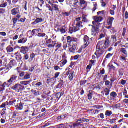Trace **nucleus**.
I'll list each match as a JSON object with an SVG mask.
<instances>
[{
  "label": "nucleus",
  "instance_id": "nucleus-25",
  "mask_svg": "<svg viewBox=\"0 0 128 128\" xmlns=\"http://www.w3.org/2000/svg\"><path fill=\"white\" fill-rule=\"evenodd\" d=\"M82 20L84 22H88V16L83 14L82 16Z\"/></svg>",
  "mask_w": 128,
  "mask_h": 128
},
{
  "label": "nucleus",
  "instance_id": "nucleus-48",
  "mask_svg": "<svg viewBox=\"0 0 128 128\" xmlns=\"http://www.w3.org/2000/svg\"><path fill=\"white\" fill-rule=\"evenodd\" d=\"M67 40H68V42H72V37L70 36H68L67 37Z\"/></svg>",
  "mask_w": 128,
  "mask_h": 128
},
{
  "label": "nucleus",
  "instance_id": "nucleus-31",
  "mask_svg": "<svg viewBox=\"0 0 128 128\" xmlns=\"http://www.w3.org/2000/svg\"><path fill=\"white\" fill-rule=\"evenodd\" d=\"M105 28L108 30H112V32H114L115 28H112V25L111 26H106Z\"/></svg>",
  "mask_w": 128,
  "mask_h": 128
},
{
  "label": "nucleus",
  "instance_id": "nucleus-11",
  "mask_svg": "<svg viewBox=\"0 0 128 128\" xmlns=\"http://www.w3.org/2000/svg\"><path fill=\"white\" fill-rule=\"evenodd\" d=\"M42 22H44L42 18H36L35 21L32 23V24L35 26L36 24H38Z\"/></svg>",
  "mask_w": 128,
  "mask_h": 128
},
{
  "label": "nucleus",
  "instance_id": "nucleus-18",
  "mask_svg": "<svg viewBox=\"0 0 128 128\" xmlns=\"http://www.w3.org/2000/svg\"><path fill=\"white\" fill-rule=\"evenodd\" d=\"M88 93L89 94L88 95V98L90 100H91L92 99V96H93L94 92H92V90H90L88 92Z\"/></svg>",
  "mask_w": 128,
  "mask_h": 128
},
{
  "label": "nucleus",
  "instance_id": "nucleus-35",
  "mask_svg": "<svg viewBox=\"0 0 128 128\" xmlns=\"http://www.w3.org/2000/svg\"><path fill=\"white\" fill-rule=\"evenodd\" d=\"M63 94L62 92H59L56 94V98H58V100H60Z\"/></svg>",
  "mask_w": 128,
  "mask_h": 128
},
{
  "label": "nucleus",
  "instance_id": "nucleus-52",
  "mask_svg": "<svg viewBox=\"0 0 128 128\" xmlns=\"http://www.w3.org/2000/svg\"><path fill=\"white\" fill-rule=\"evenodd\" d=\"M86 4V2L84 0H80V6H82V4Z\"/></svg>",
  "mask_w": 128,
  "mask_h": 128
},
{
  "label": "nucleus",
  "instance_id": "nucleus-61",
  "mask_svg": "<svg viewBox=\"0 0 128 128\" xmlns=\"http://www.w3.org/2000/svg\"><path fill=\"white\" fill-rule=\"evenodd\" d=\"M110 81L108 80H106V82H105V86H110Z\"/></svg>",
  "mask_w": 128,
  "mask_h": 128
},
{
  "label": "nucleus",
  "instance_id": "nucleus-59",
  "mask_svg": "<svg viewBox=\"0 0 128 128\" xmlns=\"http://www.w3.org/2000/svg\"><path fill=\"white\" fill-rule=\"evenodd\" d=\"M94 62H96V61H94V60H90V64H91V66H92H92H94Z\"/></svg>",
  "mask_w": 128,
  "mask_h": 128
},
{
  "label": "nucleus",
  "instance_id": "nucleus-26",
  "mask_svg": "<svg viewBox=\"0 0 128 128\" xmlns=\"http://www.w3.org/2000/svg\"><path fill=\"white\" fill-rule=\"evenodd\" d=\"M15 56H16V60H22V55L19 53H16Z\"/></svg>",
  "mask_w": 128,
  "mask_h": 128
},
{
  "label": "nucleus",
  "instance_id": "nucleus-34",
  "mask_svg": "<svg viewBox=\"0 0 128 128\" xmlns=\"http://www.w3.org/2000/svg\"><path fill=\"white\" fill-rule=\"evenodd\" d=\"M36 58V54H32L30 55V62H32L34 60V58Z\"/></svg>",
  "mask_w": 128,
  "mask_h": 128
},
{
  "label": "nucleus",
  "instance_id": "nucleus-46",
  "mask_svg": "<svg viewBox=\"0 0 128 128\" xmlns=\"http://www.w3.org/2000/svg\"><path fill=\"white\" fill-rule=\"evenodd\" d=\"M96 8H98V4H96V3H94V7L92 9V11L93 12H96Z\"/></svg>",
  "mask_w": 128,
  "mask_h": 128
},
{
  "label": "nucleus",
  "instance_id": "nucleus-20",
  "mask_svg": "<svg viewBox=\"0 0 128 128\" xmlns=\"http://www.w3.org/2000/svg\"><path fill=\"white\" fill-rule=\"evenodd\" d=\"M76 45H73L72 46L70 49V52L72 54H74L76 52Z\"/></svg>",
  "mask_w": 128,
  "mask_h": 128
},
{
  "label": "nucleus",
  "instance_id": "nucleus-50",
  "mask_svg": "<svg viewBox=\"0 0 128 128\" xmlns=\"http://www.w3.org/2000/svg\"><path fill=\"white\" fill-rule=\"evenodd\" d=\"M126 28H123V32H122V36H126Z\"/></svg>",
  "mask_w": 128,
  "mask_h": 128
},
{
  "label": "nucleus",
  "instance_id": "nucleus-32",
  "mask_svg": "<svg viewBox=\"0 0 128 128\" xmlns=\"http://www.w3.org/2000/svg\"><path fill=\"white\" fill-rule=\"evenodd\" d=\"M112 114V111L107 110L106 112V116H110Z\"/></svg>",
  "mask_w": 128,
  "mask_h": 128
},
{
  "label": "nucleus",
  "instance_id": "nucleus-5",
  "mask_svg": "<svg viewBox=\"0 0 128 128\" xmlns=\"http://www.w3.org/2000/svg\"><path fill=\"white\" fill-rule=\"evenodd\" d=\"M110 38H106V40L104 42V48L106 50L110 48Z\"/></svg>",
  "mask_w": 128,
  "mask_h": 128
},
{
  "label": "nucleus",
  "instance_id": "nucleus-17",
  "mask_svg": "<svg viewBox=\"0 0 128 128\" xmlns=\"http://www.w3.org/2000/svg\"><path fill=\"white\" fill-rule=\"evenodd\" d=\"M11 83H8V81L7 82H4V84H2V86H1V88L3 89V90H4V88H6V86H10V84Z\"/></svg>",
  "mask_w": 128,
  "mask_h": 128
},
{
  "label": "nucleus",
  "instance_id": "nucleus-7",
  "mask_svg": "<svg viewBox=\"0 0 128 128\" xmlns=\"http://www.w3.org/2000/svg\"><path fill=\"white\" fill-rule=\"evenodd\" d=\"M84 46H88L90 44V38H88V36H84Z\"/></svg>",
  "mask_w": 128,
  "mask_h": 128
},
{
  "label": "nucleus",
  "instance_id": "nucleus-9",
  "mask_svg": "<svg viewBox=\"0 0 128 128\" xmlns=\"http://www.w3.org/2000/svg\"><path fill=\"white\" fill-rule=\"evenodd\" d=\"M18 78V76H16V74L12 75L11 76L10 78L8 80V84H12V82H14V80H16V79Z\"/></svg>",
  "mask_w": 128,
  "mask_h": 128
},
{
  "label": "nucleus",
  "instance_id": "nucleus-4",
  "mask_svg": "<svg viewBox=\"0 0 128 128\" xmlns=\"http://www.w3.org/2000/svg\"><path fill=\"white\" fill-rule=\"evenodd\" d=\"M96 51L95 53V54L97 56L98 58H100L102 54H104V52L105 49H96Z\"/></svg>",
  "mask_w": 128,
  "mask_h": 128
},
{
  "label": "nucleus",
  "instance_id": "nucleus-8",
  "mask_svg": "<svg viewBox=\"0 0 128 128\" xmlns=\"http://www.w3.org/2000/svg\"><path fill=\"white\" fill-rule=\"evenodd\" d=\"M114 18L112 17H109L107 20V25L108 26H112V22H114Z\"/></svg>",
  "mask_w": 128,
  "mask_h": 128
},
{
  "label": "nucleus",
  "instance_id": "nucleus-30",
  "mask_svg": "<svg viewBox=\"0 0 128 128\" xmlns=\"http://www.w3.org/2000/svg\"><path fill=\"white\" fill-rule=\"evenodd\" d=\"M76 28L75 26H74V28H70L69 29V32H70V34H72V32H77V31H76Z\"/></svg>",
  "mask_w": 128,
  "mask_h": 128
},
{
  "label": "nucleus",
  "instance_id": "nucleus-40",
  "mask_svg": "<svg viewBox=\"0 0 128 128\" xmlns=\"http://www.w3.org/2000/svg\"><path fill=\"white\" fill-rule=\"evenodd\" d=\"M106 38V34H101L99 36L98 40H102V38Z\"/></svg>",
  "mask_w": 128,
  "mask_h": 128
},
{
  "label": "nucleus",
  "instance_id": "nucleus-23",
  "mask_svg": "<svg viewBox=\"0 0 128 128\" xmlns=\"http://www.w3.org/2000/svg\"><path fill=\"white\" fill-rule=\"evenodd\" d=\"M31 92H32V94H34V96H40V92L38 91H36V90H31Z\"/></svg>",
  "mask_w": 128,
  "mask_h": 128
},
{
  "label": "nucleus",
  "instance_id": "nucleus-24",
  "mask_svg": "<svg viewBox=\"0 0 128 128\" xmlns=\"http://www.w3.org/2000/svg\"><path fill=\"white\" fill-rule=\"evenodd\" d=\"M52 8H54V10L56 12H58L60 10V8L58 7V5H57L56 4H52Z\"/></svg>",
  "mask_w": 128,
  "mask_h": 128
},
{
  "label": "nucleus",
  "instance_id": "nucleus-6",
  "mask_svg": "<svg viewBox=\"0 0 128 128\" xmlns=\"http://www.w3.org/2000/svg\"><path fill=\"white\" fill-rule=\"evenodd\" d=\"M120 36V34L116 33L115 35L112 36L111 40H112L114 42H118V38Z\"/></svg>",
  "mask_w": 128,
  "mask_h": 128
},
{
  "label": "nucleus",
  "instance_id": "nucleus-64",
  "mask_svg": "<svg viewBox=\"0 0 128 128\" xmlns=\"http://www.w3.org/2000/svg\"><path fill=\"white\" fill-rule=\"evenodd\" d=\"M123 102L124 104H128V99H124V100H123Z\"/></svg>",
  "mask_w": 128,
  "mask_h": 128
},
{
  "label": "nucleus",
  "instance_id": "nucleus-63",
  "mask_svg": "<svg viewBox=\"0 0 128 128\" xmlns=\"http://www.w3.org/2000/svg\"><path fill=\"white\" fill-rule=\"evenodd\" d=\"M125 18L126 20H128V12H125Z\"/></svg>",
  "mask_w": 128,
  "mask_h": 128
},
{
  "label": "nucleus",
  "instance_id": "nucleus-53",
  "mask_svg": "<svg viewBox=\"0 0 128 128\" xmlns=\"http://www.w3.org/2000/svg\"><path fill=\"white\" fill-rule=\"evenodd\" d=\"M36 48V46H34V44H31L29 46V50H32V48Z\"/></svg>",
  "mask_w": 128,
  "mask_h": 128
},
{
  "label": "nucleus",
  "instance_id": "nucleus-62",
  "mask_svg": "<svg viewBox=\"0 0 128 128\" xmlns=\"http://www.w3.org/2000/svg\"><path fill=\"white\" fill-rule=\"evenodd\" d=\"M110 14H112V16H114V10H110Z\"/></svg>",
  "mask_w": 128,
  "mask_h": 128
},
{
  "label": "nucleus",
  "instance_id": "nucleus-41",
  "mask_svg": "<svg viewBox=\"0 0 128 128\" xmlns=\"http://www.w3.org/2000/svg\"><path fill=\"white\" fill-rule=\"evenodd\" d=\"M92 66L90 64L87 66L86 68L87 70V72H89L90 70V69L92 68Z\"/></svg>",
  "mask_w": 128,
  "mask_h": 128
},
{
  "label": "nucleus",
  "instance_id": "nucleus-29",
  "mask_svg": "<svg viewBox=\"0 0 128 128\" xmlns=\"http://www.w3.org/2000/svg\"><path fill=\"white\" fill-rule=\"evenodd\" d=\"M105 14H106V11L104 10H102L98 12V16H100V18H102V16H104Z\"/></svg>",
  "mask_w": 128,
  "mask_h": 128
},
{
  "label": "nucleus",
  "instance_id": "nucleus-44",
  "mask_svg": "<svg viewBox=\"0 0 128 128\" xmlns=\"http://www.w3.org/2000/svg\"><path fill=\"white\" fill-rule=\"evenodd\" d=\"M18 110H22L24 108V106H22V104L20 103L19 106L18 108Z\"/></svg>",
  "mask_w": 128,
  "mask_h": 128
},
{
  "label": "nucleus",
  "instance_id": "nucleus-21",
  "mask_svg": "<svg viewBox=\"0 0 128 128\" xmlns=\"http://www.w3.org/2000/svg\"><path fill=\"white\" fill-rule=\"evenodd\" d=\"M121 52H122V54H124V56H125V58H128V51H126V48H121Z\"/></svg>",
  "mask_w": 128,
  "mask_h": 128
},
{
  "label": "nucleus",
  "instance_id": "nucleus-56",
  "mask_svg": "<svg viewBox=\"0 0 128 128\" xmlns=\"http://www.w3.org/2000/svg\"><path fill=\"white\" fill-rule=\"evenodd\" d=\"M94 108H96L97 110H100V108H102V106H94Z\"/></svg>",
  "mask_w": 128,
  "mask_h": 128
},
{
  "label": "nucleus",
  "instance_id": "nucleus-2",
  "mask_svg": "<svg viewBox=\"0 0 128 128\" xmlns=\"http://www.w3.org/2000/svg\"><path fill=\"white\" fill-rule=\"evenodd\" d=\"M80 18H76L74 21V26H76L75 32H78V30H80V28H84V26L82 25V22L80 21Z\"/></svg>",
  "mask_w": 128,
  "mask_h": 128
},
{
  "label": "nucleus",
  "instance_id": "nucleus-54",
  "mask_svg": "<svg viewBox=\"0 0 128 128\" xmlns=\"http://www.w3.org/2000/svg\"><path fill=\"white\" fill-rule=\"evenodd\" d=\"M126 84V80H121V84L124 86Z\"/></svg>",
  "mask_w": 128,
  "mask_h": 128
},
{
  "label": "nucleus",
  "instance_id": "nucleus-45",
  "mask_svg": "<svg viewBox=\"0 0 128 128\" xmlns=\"http://www.w3.org/2000/svg\"><path fill=\"white\" fill-rule=\"evenodd\" d=\"M62 46V43H58L57 44V46H56V48H58V50H59V48H60Z\"/></svg>",
  "mask_w": 128,
  "mask_h": 128
},
{
  "label": "nucleus",
  "instance_id": "nucleus-42",
  "mask_svg": "<svg viewBox=\"0 0 128 128\" xmlns=\"http://www.w3.org/2000/svg\"><path fill=\"white\" fill-rule=\"evenodd\" d=\"M112 56H114V54H108L106 56V58H112Z\"/></svg>",
  "mask_w": 128,
  "mask_h": 128
},
{
  "label": "nucleus",
  "instance_id": "nucleus-55",
  "mask_svg": "<svg viewBox=\"0 0 128 128\" xmlns=\"http://www.w3.org/2000/svg\"><path fill=\"white\" fill-rule=\"evenodd\" d=\"M28 58H30V56H28V54H26L24 56V60H28Z\"/></svg>",
  "mask_w": 128,
  "mask_h": 128
},
{
  "label": "nucleus",
  "instance_id": "nucleus-14",
  "mask_svg": "<svg viewBox=\"0 0 128 128\" xmlns=\"http://www.w3.org/2000/svg\"><path fill=\"white\" fill-rule=\"evenodd\" d=\"M58 32H60L62 34H66V31L68 30V29L66 26H64L61 28V29L58 28Z\"/></svg>",
  "mask_w": 128,
  "mask_h": 128
},
{
  "label": "nucleus",
  "instance_id": "nucleus-19",
  "mask_svg": "<svg viewBox=\"0 0 128 128\" xmlns=\"http://www.w3.org/2000/svg\"><path fill=\"white\" fill-rule=\"evenodd\" d=\"M74 71H72L71 74H70L68 78L70 82H72L74 80Z\"/></svg>",
  "mask_w": 128,
  "mask_h": 128
},
{
  "label": "nucleus",
  "instance_id": "nucleus-39",
  "mask_svg": "<svg viewBox=\"0 0 128 128\" xmlns=\"http://www.w3.org/2000/svg\"><path fill=\"white\" fill-rule=\"evenodd\" d=\"M30 75L28 74H27L24 76V80H30Z\"/></svg>",
  "mask_w": 128,
  "mask_h": 128
},
{
  "label": "nucleus",
  "instance_id": "nucleus-1",
  "mask_svg": "<svg viewBox=\"0 0 128 128\" xmlns=\"http://www.w3.org/2000/svg\"><path fill=\"white\" fill-rule=\"evenodd\" d=\"M94 22H92V24L94 26H92V29L91 30L92 34L94 36H96L97 34L100 32V22H102V18L100 16H95L94 17Z\"/></svg>",
  "mask_w": 128,
  "mask_h": 128
},
{
  "label": "nucleus",
  "instance_id": "nucleus-57",
  "mask_svg": "<svg viewBox=\"0 0 128 128\" xmlns=\"http://www.w3.org/2000/svg\"><path fill=\"white\" fill-rule=\"evenodd\" d=\"M0 34L2 36H6V32H0Z\"/></svg>",
  "mask_w": 128,
  "mask_h": 128
},
{
  "label": "nucleus",
  "instance_id": "nucleus-10",
  "mask_svg": "<svg viewBox=\"0 0 128 128\" xmlns=\"http://www.w3.org/2000/svg\"><path fill=\"white\" fill-rule=\"evenodd\" d=\"M116 96H118V94L116 92H111L110 94V100H116Z\"/></svg>",
  "mask_w": 128,
  "mask_h": 128
},
{
  "label": "nucleus",
  "instance_id": "nucleus-49",
  "mask_svg": "<svg viewBox=\"0 0 128 128\" xmlns=\"http://www.w3.org/2000/svg\"><path fill=\"white\" fill-rule=\"evenodd\" d=\"M6 6H8V3L7 2H5L4 4H2L0 6V8H6Z\"/></svg>",
  "mask_w": 128,
  "mask_h": 128
},
{
  "label": "nucleus",
  "instance_id": "nucleus-13",
  "mask_svg": "<svg viewBox=\"0 0 128 128\" xmlns=\"http://www.w3.org/2000/svg\"><path fill=\"white\" fill-rule=\"evenodd\" d=\"M11 12L12 16H16L18 14H20V10H18V8H14L11 10Z\"/></svg>",
  "mask_w": 128,
  "mask_h": 128
},
{
  "label": "nucleus",
  "instance_id": "nucleus-58",
  "mask_svg": "<svg viewBox=\"0 0 128 128\" xmlns=\"http://www.w3.org/2000/svg\"><path fill=\"white\" fill-rule=\"evenodd\" d=\"M123 94L124 96H126V94H128V90H126V89H124Z\"/></svg>",
  "mask_w": 128,
  "mask_h": 128
},
{
  "label": "nucleus",
  "instance_id": "nucleus-43",
  "mask_svg": "<svg viewBox=\"0 0 128 128\" xmlns=\"http://www.w3.org/2000/svg\"><path fill=\"white\" fill-rule=\"evenodd\" d=\"M0 14H6V9H4V8L0 9Z\"/></svg>",
  "mask_w": 128,
  "mask_h": 128
},
{
  "label": "nucleus",
  "instance_id": "nucleus-12",
  "mask_svg": "<svg viewBox=\"0 0 128 128\" xmlns=\"http://www.w3.org/2000/svg\"><path fill=\"white\" fill-rule=\"evenodd\" d=\"M118 120V118H112V119H110L108 120V122L110 124H116V122Z\"/></svg>",
  "mask_w": 128,
  "mask_h": 128
},
{
  "label": "nucleus",
  "instance_id": "nucleus-60",
  "mask_svg": "<svg viewBox=\"0 0 128 128\" xmlns=\"http://www.w3.org/2000/svg\"><path fill=\"white\" fill-rule=\"evenodd\" d=\"M60 86H64V80H60Z\"/></svg>",
  "mask_w": 128,
  "mask_h": 128
},
{
  "label": "nucleus",
  "instance_id": "nucleus-37",
  "mask_svg": "<svg viewBox=\"0 0 128 128\" xmlns=\"http://www.w3.org/2000/svg\"><path fill=\"white\" fill-rule=\"evenodd\" d=\"M20 84H24V86H28V84H30V82L24 81L20 82Z\"/></svg>",
  "mask_w": 128,
  "mask_h": 128
},
{
  "label": "nucleus",
  "instance_id": "nucleus-16",
  "mask_svg": "<svg viewBox=\"0 0 128 128\" xmlns=\"http://www.w3.org/2000/svg\"><path fill=\"white\" fill-rule=\"evenodd\" d=\"M104 92L106 96H108L110 94V90L108 88H105L104 92H102V94H104Z\"/></svg>",
  "mask_w": 128,
  "mask_h": 128
},
{
  "label": "nucleus",
  "instance_id": "nucleus-36",
  "mask_svg": "<svg viewBox=\"0 0 128 128\" xmlns=\"http://www.w3.org/2000/svg\"><path fill=\"white\" fill-rule=\"evenodd\" d=\"M45 40H46V44H52V39H48V38H46Z\"/></svg>",
  "mask_w": 128,
  "mask_h": 128
},
{
  "label": "nucleus",
  "instance_id": "nucleus-51",
  "mask_svg": "<svg viewBox=\"0 0 128 128\" xmlns=\"http://www.w3.org/2000/svg\"><path fill=\"white\" fill-rule=\"evenodd\" d=\"M60 72H56L54 75V78H58V76H60Z\"/></svg>",
  "mask_w": 128,
  "mask_h": 128
},
{
  "label": "nucleus",
  "instance_id": "nucleus-47",
  "mask_svg": "<svg viewBox=\"0 0 128 128\" xmlns=\"http://www.w3.org/2000/svg\"><path fill=\"white\" fill-rule=\"evenodd\" d=\"M80 126V124H78V123L74 124H73V128H78V126Z\"/></svg>",
  "mask_w": 128,
  "mask_h": 128
},
{
  "label": "nucleus",
  "instance_id": "nucleus-3",
  "mask_svg": "<svg viewBox=\"0 0 128 128\" xmlns=\"http://www.w3.org/2000/svg\"><path fill=\"white\" fill-rule=\"evenodd\" d=\"M104 49V40L100 41L96 46V50Z\"/></svg>",
  "mask_w": 128,
  "mask_h": 128
},
{
  "label": "nucleus",
  "instance_id": "nucleus-38",
  "mask_svg": "<svg viewBox=\"0 0 128 128\" xmlns=\"http://www.w3.org/2000/svg\"><path fill=\"white\" fill-rule=\"evenodd\" d=\"M46 34L44 33H39L38 34V36L39 38H44V36H46Z\"/></svg>",
  "mask_w": 128,
  "mask_h": 128
},
{
  "label": "nucleus",
  "instance_id": "nucleus-33",
  "mask_svg": "<svg viewBox=\"0 0 128 128\" xmlns=\"http://www.w3.org/2000/svg\"><path fill=\"white\" fill-rule=\"evenodd\" d=\"M118 72H119V75L121 76H124V69L122 68L118 70Z\"/></svg>",
  "mask_w": 128,
  "mask_h": 128
},
{
  "label": "nucleus",
  "instance_id": "nucleus-22",
  "mask_svg": "<svg viewBox=\"0 0 128 128\" xmlns=\"http://www.w3.org/2000/svg\"><path fill=\"white\" fill-rule=\"evenodd\" d=\"M56 41H52V44L48 45V47L50 48H54V46H56Z\"/></svg>",
  "mask_w": 128,
  "mask_h": 128
},
{
  "label": "nucleus",
  "instance_id": "nucleus-28",
  "mask_svg": "<svg viewBox=\"0 0 128 128\" xmlns=\"http://www.w3.org/2000/svg\"><path fill=\"white\" fill-rule=\"evenodd\" d=\"M6 50H7L8 53H10V52H14V49L12 47L8 46L6 48Z\"/></svg>",
  "mask_w": 128,
  "mask_h": 128
},
{
  "label": "nucleus",
  "instance_id": "nucleus-27",
  "mask_svg": "<svg viewBox=\"0 0 128 128\" xmlns=\"http://www.w3.org/2000/svg\"><path fill=\"white\" fill-rule=\"evenodd\" d=\"M28 42V39L26 38H22L18 41V44H26Z\"/></svg>",
  "mask_w": 128,
  "mask_h": 128
},
{
  "label": "nucleus",
  "instance_id": "nucleus-15",
  "mask_svg": "<svg viewBox=\"0 0 128 128\" xmlns=\"http://www.w3.org/2000/svg\"><path fill=\"white\" fill-rule=\"evenodd\" d=\"M22 85L20 84H16L14 86V90H20L22 89Z\"/></svg>",
  "mask_w": 128,
  "mask_h": 128
}]
</instances>
